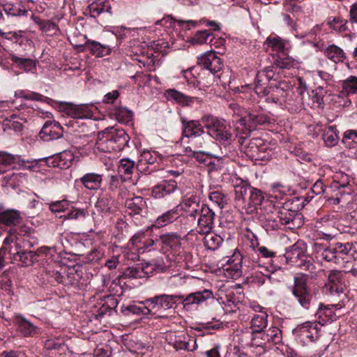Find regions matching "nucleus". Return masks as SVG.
I'll list each match as a JSON object with an SVG mask.
<instances>
[{
    "label": "nucleus",
    "instance_id": "0e129e2a",
    "mask_svg": "<svg viewBox=\"0 0 357 357\" xmlns=\"http://www.w3.org/2000/svg\"><path fill=\"white\" fill-rule=\"evenodd\" d=\"M87 211L83 208H74L68 211L66 214L63 215L65 219L77 220L79 218H84L86 217Z\"/></svg>",
    "mask_w": 357,
    "mask_h": 357
},
{
    "label": "nucleus",
    "instance_id": "7c9ffc66",
    "mask_svg": "<svg viewBox=\"0 0 357 357\" xmlns=\"http://www.w3.org/2000/svg\"><path fill=\"white\" fill-rule=\"evenodd\" d=\"M297 215L291 213L287 209L281 207L278 213L277 218L280 220V224L282 225L287 226L288 228L293 229L295 226V221Z\"/></svg>",
    "mask_w": 357,
    "mask_h": 357
},
{
    "label": "nucleus",
    "instance_id": "dca6fc26",
    "mask_svg": "<svg viewBox=\"0 0 357 357\" xmlns=\"http://www.w3.org/2000/svg\"><path fill=\"white\" fill-rule=\"evenodd\" d=\"M22 220L21 212L16 209H4L0 205V224L6 226H14L20 223Z\"/></svg>",
    "mask_w": 357,
    "mask_h": 357
},
{
    "label": "nucleus",
    "instance_id": "49530a36",
    "mask_svg": "<svg viewBox=\"0 0 357 357\" xmlns=\"http://www.w3.org/2000/svg\"><path fill=\"white\" fill-rule=\"evenodd\" d=\"M267 342H268L265 331H260L259 332H251V347H263L266 345Z\"/></svg>",
    "mask_w": 357,
    "mask_h": 357
},
{
    "label": "nucleus",
    "instance_id": "338daca9",
    "mask_svg": "<svg viewBox=\"0 0 357 357\" xmlns=\"http://www.w3.org/2000/svg\"><path fill=\"white\" fill-rule=\"evenodd\" d=\"M202 207V204L197 206V207L185 208L183 211L185 212L187 218L192 220L193 222L195 223L199 216Z\"/></svg>",
    "mask_w": 357,
    "mask_h": 357
},
{
    "label": "nucleus",
    "instance_id": "3c124183",
    "mask_svg": "<svg viewBox=\"0 0 357 357\" xmlns=\"http://www.w3.org/2000/svg\"><path fill=\"white\" fill-rule=\"evenodd\" d=\"M135 168V162L129 158H123L119 161L118 172L120 174L130 175Z\"/></svg>",
    "mask_w": 357,
    "mask_h": 357
},
{
    "label": "nucleus",
    "instance_id": "bb28decb",
    "mask_svg": "<svg viewBox=\"0 0 357 357\" xmlns=\"http://www.w3.org/2000/svg\"><path fill=\"white\" fill-rule=\"evenodd\" d=\"M14 324L23 336H32L36 333V327L22 316H16Z\"/></svg>",
    "mask_w": 357,
    "mask_h": 357
},
{
    "label": "nucleus",
    "instance_id": "ea45409f",
    "mask_svg": "<svg viewBox=\"0 0 357 357\" xmlns=\"http://www.w3.org/2000/svg\"><path fill=\"white\" fill-rule=\"evenodd\" d=\"M4 12L12 16H24L26 15L28 11L22 6H16L12 3H1Z\"/></svg>",
    "mask_w": 357,
    "mask_h": 357
},
{
    "label": "nucleus",
    "instance_id": "37998d69",
    "mask_svg": "<svg viewBox=\"0 0 357 357\" xmlns=\"http://www.w3.org/2000/svg\"><path fill=\"white\" fill-rule=\"evenodd\" d=\"M214 36L208 30L197 31L192 38L194 44L202 45L204 43L211 44Z\"/></svg>",
    "mask_w": 357,
    "mask_h": 357
},
{
    "label": "nucleus",
    "instance_id": "c756f323",
    "mask_svg": "<svg viewBox=\"0 0 357 357\" xmlns=\"http://www.w3.org/2000/svg\"><path fill=\"white\" fill-rule=\"evenodd\" d=\"M165 95L168 100H174L183 106H189L197 100L196 98L185 96L175 89L167 90Z\"/></svg>",
    "mask_w": 357,
    "mask_h": 357
},
{
    "label": "nucleus",
    "instance_id": "a19ab883",
    "mask_svg": "<svg viewBox=\"0 0 357 357\" xmlns=\"http://www.w3.org/2000/svg\"><path fill=\"white\" fill-rule=\"evenodd\" d=\"M282 208L287 209L291 213H296V215L299 216L298 212L303 208V202L301 198L298 197H294L287 200H286L282 206Z\"/></svg>",
    "mask_w": 357,
    "mask_h": 357
},
{
    "label": "nucleus",
    "instance_id": "f257e3e1",
    "mask_svg": "<svg viewBox=\"0 0 357 357\" xmlns=\"http://www.w3.org/2000/svg\"><path fill=\"white\" fill-rule=\"evenodd\" d=\"M234 115L239 117L236 121L240 126L236 128V137L241 145L248 139L252 131L259 126L264 125L269 122L268 116L259 111L254 109H245L238 105H231Z\"/></svg>",
    "mask_w": 357,
    "mask_h": 357
},
{
    "label": "nucleus",
    "instance_id": "aec40b11",
    "mask_svg": "<svg viewBox=\"0 0 357 357\" xmlns=\"http://www.w3.org/2000/svg\"><path fill=\"white\" fill-rule=\"evenodd\" d=\"M337 306L338 305H333L332 307H330L328 306H324L322 304L320 305L317 312V315L320 319L319 322L322 325H324L328 321L332 322L337 319L339 315L336 314L335 311L333 310V307H335L336 310L340 309V307H337Z\"/></svg>",
    "mask_w": 357,
    "mask_h": 357
},
{
    "label": "nucleus",
    "instance_id": "4be33fe9",
    "mask_svg": "<svg viewBox=\"0 0 357 357\" xmlns=\"http://www.w3.org/2000/svg\"><path fill=\"white\" fill-rule=\"evenodd\" d=\"M81 183L89 190H98L101 187L102 175L96 173H87L79 178Z\"/></svg>",
    "mask_w": 357,
    "mask_h": 357
},
{
    "label": "nucleus",
    "instance_id": "bf43d9fd",
    "mask_svg": "<svg viewBox=\"0 0 357 357\" xmlns=\"http://www.w3.org/2000/svg\"><path fill=\"white\" fill-rule=\"evenodd\" d=\"M200 204V199L199 197L195 195H185L183 197V202L181 204V207L183 210L185 208H188L191 207H197Z\"/></svg>",
    "mask_w": 357,
    "mask_h": 357
},
{
    "label": "nucleus",
    "instance_id": "c9c22d12",
    "mask_svg": "<svg viewBox=\"0 0 357 357\" xmlns=\"http://www.w3.org/2000/svg\"><path fill=\"white\" fill-rule=\"evenodd\" d=\"M326 56L335 63L343 62L346 59L344 51L339 47L332 45L326 50Z\"/></svg>",
    "mask_w": 357,
    "mask_h": 357
},
{
    "label": "nucleus",
    "instance_id": "7ed1b4c3",
    "mask_svg": "<svg viewBox=\"0 0 357 357\" xmlns=\"http://www.w3.org/2000/svg\"><path fill=\"white\" fill-rule=\"evenodd\" d=\"M308 279V275L303 273L295 276L291 288L296 301L305 310H309L315 301L314 294L307 286Z\"/></svg>",
    "mask_w": 357,
    "mask_h": 357
},
{
    "label": "nucleus",
    "instance_id": "20e7f679",
    "mask_svg": "<svg viewBox=\"0 0 357 357\" xmlns=\"http://www.w3.org/2000/svg\"><path fill=\"white\" fill-rule=\"evenodd\" d=\"M181 298H182L181 295L164 294L147 298L144 301V303L149 305L151 307L153 314H159L158 316L162 317L163 315L160 314L167 310L174 308V305H176L178 301L181 302Z\"/></svg>",
    "mask_w": 357,
    "mask_h": 357
},
{
    "label": "nucleus",
    "instance_id": "72a5a7b5",
    "mask_svg": "<svg viewBox=\"0 0 357 357\" xmlns=\"http://www.w3.org/2000/svg\"><path fill=\"white\" fill-rule=\"evenodd\" d=\"M322 138L328 147L335 146L339 141V136L336 127L328 126L324 130Z\"/></svg>",
    "mask_w": 357,
    "mask_h": 357
},
{
    "label": "nucleus",
    "instance_id": "6e6552de",
    "mask_svg": "<svg viewBox=\"0 0 357 357\" xmlns=\"http://www.w3.org/2000/svg\"><path fill=\"white\" fill-rule=\"evenodd\" d=\"M74 159L73 152L70 150H65L52 157L43 158L41 160H45L49 167L66 169L72 166Z\"/></svg>",
    "mask_w": 357,
    "mask_h": 357
},
{
    "label": "nucleus",
    "instance_id": "f3484780",
    "mask_svg": "<svg viewBox=\"0 0 357 357\" xmlns=\"http://www.w3.org/2000/svg\"><path fill=\"white\" fill-rule=\"evenodd\" d=\"M90 16L96 18L101 14L111 15L112 6L109 0H95L88 6Z\"/></svg>",
    "mask_w": 357,
    "mask_h": 357
},
{
    "label": "nucleus",
    "instance_id": "1a4fd4ad",
    "mask_svg": "<svg viewBox=\"0 0 357 357\" xmlns=\"http://www.w3.org/2000/svg\"><path fill=\"white\" fill-rule=\"evenodd\" d=\"M345 273L337 270L331 271L328 275L327 282L325 284L326 291L331 294L343 293L346 287L344 284Z\"/></svg>",
    "mask_w": 357,
    "mask_h": 357
},
{
    "label": "nucleus",
    "instance_id": "0eeeda50",
    "mask_svg": "<svg viewBox=\"0 0 357 357\" xmlns=\"http://www.w3.org/2000/svg\"><path fill=\"white\" fill-rule=\"evenodd\" d=\"M181 303L183 308L190 310L192 305L198 306L209 299H213L214 295L211 290L205 289L191 293L185 297L181 295Z\"/></svg>",
    "mask_w": 357,
    "mask_h": 357
},
{
    "label": "nucleus",
    "instance_id": "f704fd0d",
    "mask_svg": "<svg viewBox=\"0 0 357 357\" xmlns=\"http://www.w3.org/2000/svg\"><path fill=\"white\" fill-rule=\"evenodd\" d=\"M291 96V90H284L279 86H274L271 88V93L268 99L271 102L282 105V102L287 96Z\"/></svg>",
    "mask_w": 357,
    "mask_h": 357
},
{
    "label": "nucleus",
    "instance_id": "f03ea898",
    "mask_svg": "<svg viewBox=\"0 0 357 357\" xmlns=\"http://www.w3.org/2000/svg\"><path fill=\"white\" fill-rule=\"evenodd\" d=\"M129 135L123 129L109 127L98 133L96 148L100 152H119L128 146Z\"/></svg>",
    "mask_w": 357,
    "mask_h": 357
},
{
    "label": "nucleus",
    "instance_id": "a211bd4d",
    "mask_svg": "<svg viewBox=\"0 0 357 357\" xmlns=\"http://www.w3.org/2000/svg\"><path fill=\"white\" fill-rule=\"evenodd\" d=\"M8 254L13 263L21 262L22 266H28L33 264L36 254L33 251H26L20 249L15 252H13L12 248H9Z\"/></svg>",
    "mask_w": 357,
    "mask_h": 357
},
{
    "label": "nucleus",
    "instance_id": "412c9836",
    "mask_svg": "<svg viewBox=\"0 0 357 357\" xmlns=\"http://www.w3.org/2000/svg\"><path fill=\"white\" fill-rule=\"evenodd\" d=\"M33 161H26L22 159L20 155H13L6 151H0V165L10 166L13 164H18L21 167L31 169L33 166H26V163L33 162Z\"/></svg>",
    "mask_w": 357,
    "mask_h": 357
},
{
    "label": "nucleus",
    "instance_id": "69168bd1",
    "mask_svg": "<svg viewBox=\"0 0 357 357\" xmlns=\"http://www.w3.org/2000/svg\"><path fill=\"white\" fill-rule=\"evenodd\" d=\"M127 310L132 314H144V315H148L153 314L151 307L148 306H144V307H139L137 305H130L127 307Z\"/></svg>",
    "mask_w": 357,
    "mask_h": 357
},
{
    "label": "nucleus",
    "instance_id": "a878e982",
    "mask_svg": "<svg viewBox=\"0 0 357 357\" xmlns=\"http://www.w3.org/2000/svg\"><path fill=\"white\" fill-rule=\"evenodd\" d=\"M265 44L273 51L287 54L288 47L287 45L288 43L277 35L269 36L266 38Z\"/></svg>",
    "mask_w": 357,
    "mask_h": 357
},
{
    "label": "nucleus",
    "instance_id": "58836bf2",
    "mask_svg": "<svg viewBox=\"0 0 357 357\" xmlns=\"http://www.w3.org/2000/svg\"><path fill=\"white\" fill-rule=\"evenodd\" d=\"M162 243L166 247L176 248L181 245V236L176 233H167L160 236Z\"/></svg>",
    "mask_w": 357,
    "mask_h": 357
},
{
    "label": "nucleus",
    "instance_id": "c85d7f7f",
    "mask_svg": "<svg viewBox=\"0 0 357 357\" xmlns=\"http://www.w3.org/2000/svg\"><path fill=\"white\" fill-rule=\"evenodd\" d=\"M179 217L178 206L164 213L155 220L153 226L157 228L162 227L173 222Z\"/></svg>",
    "mask_w": 357,
    "mask_h": 357
},
{
    "label": "nucleus",
    "instance_id": "39448f33",
    "mask_svg": "<svg viewBox=\"0 0 357 357\" xmlns=\"http://www.w3.org/2000/svg\"><path fill=\"white\" fill-rule=\"evenodd\" d=\"M215 214L206 204H202V210L197 223V231L199 234L211 231L213 227Z\"/></svg>",
    "mask_w": 357,
    "mask_h": 357
},
{
    "label": "nucleus",
    "instance_id": "9b49d317",
    "mask_svg": "<svg viewBox=\"0 0 357 357\" xmlns=\"http://www.w3.org/2000/svg\"><path fill=\"white\" fill-rule=\"evenodd\" d=\"M242 259L241 254L238 251L234 252L227 260V264L224 268L225 274L233 279L240 278L242 275Z\"/></svg>",
    "mask_w": 357,
    "mask_h": 357
},
{
    "label": "nucleus",
    "instance_id": "6e6d98bb",
    "mask_svg": "<svg viewBox=\"0 0 357 357\" xmlns=\"http://www.w3.org/2000/svg\"><path fill=\"white\" fill-rule=\"evenodd\" d=\"M273 151L270 149L268 144H265L264 142L262 145L259 148L257 151V155L260 156L257 159H255V161H268L272 158Z\"/></svg>",
    "mask_w": 357,
    "mask_h": 357
},
{
    "label": "nucleus",
    "instance_id": "423d86ee",
    "mask_svg": "<svg viewBox=\"0 0 357 357\" xmlns=\"http://www.w3.org/2000/svg\"><path fill=\"white\" fill-rule=\"evenodd\" d=\"M197 65L203 70L214 75L223 67L222 59L213 52H207L198 59Z\"/></svg>",
    "mask_w": 357,
    "mask_h": 357
},
{
    "label": "nucleus",
    "instance_id": "ddd939ff",
    "mask_svg": "<svg viewBox=\"0 0 357 357\" xmlns=\"http://www.w3.org/2000/svg\"><path fill=\"white\" fill-rule=\"evenodd\" d=\"M181 122L182 124V135L188 138L192 137H199L204 133V127L200 122L197 120H188L181 116Z\"/></svg>",
    "mask_w": 357,
    "mask_h": 357
},
{
    "label": "nucleus",
    "instance_id": "4c0bfd02",
    "mask_svg": "<svg viewBox=\"0 0 357 357\" xmlns=\"http://www.w3.org/2000/svg\"><path fill=\"white\" fill-rule=\"evenodd\" d=\"M64 285L74 286L78 284L80 280V275L75 270V267H66L63 268Z\"/></svg>",
    "mask_w": 357,
    "mask_h": 357
},
{
    "label": "nucleus",
    "instance_id": "4d7b16f0",
    "mask_svg": "<svg viewBox=\"0 0 357 357\" xmlns=\"http://www.w3.org/2000/svg\"><path fill=\"white\" fill-rule=\"evenodd\" d=\"M342 142L349 149L354 148L357 145V131L347 130L344 134Z\"/></svg>",
    "mask_w": 357,
    "mask_h": 357
},
{
    "label": "nucleus",
    "instance_id": "864d4df0",
    "mask_svg": "<svg viewBox=\"0 0 357 357\" xmlns=\"http://www.w3.org/2000/svg\"><path fill=\"white\" fill-rule=\"evenodd\" d=\"M116 119L121 123H127L132 119L133 113L126 107H118L115 109Z\"/></svg>",
    "mask_w": 357,
    "mask_h": 357
},
{
    "label": "nucleus",
    "instance_id": "603ef678",
    "mask_svg": "<svg viewBox=\"0 0 357 357\" xmlns=\"http://www.w3.org/2000/svg\"><path fill=\"white\" fill-rule=\"evenodd\" d=\"M350 250L351 246L349 244H342L340 243L335 244V254H336L337 261H339V264L345 261Z\"/></svg>",
    "mask_w": 357,
    "mask_h": 357
},
{
    "label": "nucleus",
    "instance_id": "052dcab7",
    "mask_svg": "<svg viewBox=\"0 0 357 357\" xmlns=\"http://www.w3.org/2000/svg\"><path fill=\"white\" fill-rule=\"evenodd\" d=\"M284 55V57H278L274 61V65L280 69H289L294 66V60L287 54Z\"/></svg>",
    "mask_w": 357,
    "mask_h": 357
},
{
    "label": "nucleus",
    "instance_id": "09e8293b",
    "mask_svg": "<svg viewBox=\"0 0 357 357\" xmlns=\"http://www.w3.org/2000/svg\"><path fill=\"white\" fill-rule=\"evenodd\" d=\"M292 264L310 273H313L315 270L312 259L306 254L298 259V261L294 262Z\"/></svg>",
    "mask_w": 357,
    "mask_h": 357
},
{
    "label": "nucleus",
    "instance_id": "6ab92c4d",
    "mask_svg": "<svg viewBox=\"0 0 357 357\" xmlns=\"http://www.w3.org/2000/svg\"><path fill=\"white\" fill-rule=\"evenodd\" d=\"M306 247L303 242L297 241L289 247L285 253V257L290 264L298 261L301 257L305 255Z\"/></svg>",
    "mask_w": 357,
    "mask_h": 357
},
{
    "label": "nucleus",
    "instance_id": "2eb2a0df",
    "mask_svg": "<svg viewBox=\"0 0 357 357\" xmlns=\"http://www.w3.org/2000/svg\"><path fill=\"white\" fill-rule=\"evenodd\" d=\"M178 188L175 180H164L152 188V196L156 199H161L174 193Z\"/></svg>",
    "mask_w": 357,
    "mask_h": 357
},
{
    "label": "nucleus",
    "instance_id": "f8f14e48",
    "mask_svg": "<svg viewBox=\"0 0 357 357\" xmlns=\"http://www.w3.org/2000/svg\"><path fill=\"white\" fill-rule=\"evenodd\" d=\"M63 135L62 126L55 121H47L40 132V138L44 141H50L61 138Z\"/></svg>",
    "mask_w": 357,
    "mask_h": 357
},
{
    "label": "nucleus",
    "instance_id": "5701e85b",
    "mask_svg": "<svg viewBox=\"0 0 357 357\" xmlns=\"http://www.w3.org/2000/svg\"><path fill=\"white\" fill-rule=\"evenodd\" d=\"M314 248L316 252L319 254L321 257L325 261L339 264V261H337L336 254H335V245L333 246H324L321 243H315Z\"/></svg>",
    "mask_w": 357,
    "mask_h": 357
},
{
    "label": "nucleus",
    "instance_id": "cd10ccee",
    "mask_svg": "<svg viewBox=\"0 0 357 357\" xmlns=\"http://www.w3.org/2000/svg\"><path fill=\"white\" fill-rule=\"evenodd\" d=\"M201 121L204 124V127L208 130V134L212 137L225 123V121L218 119L217 117L211 115H204L202 117Z\"/></svg>",
    "mask_w": 357,
    "mask_h": 357
},
{
    "label": "nucleus",
    "instance_id": "393cba45",
    "mask_svg": "<svg viewBox=\"0 0 357 357\" xmlns=\"http://www.w3.org/2000/svg\"><path fill=\"white\" fill-rule=\"evenodd\" d=\"M264 199L263 192L257 188H252L248 196V206L245 210L248 213H253L256 211L257 206L260 205Z\"/></svg>",
    "mask_w": 357,
    "mask_h": 357
},
{
    "label": "nucleus",
    "instance_id": "a18cd8bd",
    "mask_svg": "<svg viewBox=\"0 0 357 357\" xmlns=\"http://www.w3.org/2000/svg\"><path fill=\"white\" fill-rule=\"evenodd\" d=\"M11 61L26 72L31 71L35 69L36 63L33 60L31 59H24L18 57L15 55L11 56Z\"/></svg>",
    "mask_w": 357,
    "mask_h": 357
},
{
    "label": "nucleus",
    "instance_id": "c03bdc74",
    "mask_svg": "<svg viewBox=\"0 0 357 357\" xmlns=\"http://www.w3.org/2000/svg\"><path fill=\"white\" fill-rule=\"evenodd\" d=\"M232 137L231 132L229 130L225 122L222 126L216 131L215 135L213 137L220 143L226 144L229 143Z\"/></svg>",
    "mask_w": 357,
    "mask_h": 357
},
{
    "label": "nucleus",
    "instance_id": "473e14b6",
    "mask_svg": "<svg viewBox=\"0 0 357 357\" xmlns=\"http://www.w3.org/2000/svg\"><path fill=\"white\" fill-rule=\"evenodd\" d=\"M114 200L109 195H105L98 197L95 207L98 212L109 214L112 212Z\"/></svg>",
    "mask_w": 357,
    "mask_h": 357
},
{
    "label": "nucleus",
    "instance_id": "774afa93",
    "mask_svg": "<svg viewBox=\"0 0 357 357\" xmlns=\"http://www.w3.org/2000/svg\"><path fill=\"white\" fill-rule=\"evenodd\" d=\"M264 224V227L266 228V230L278 229L281 225L280 220H278L277 218H274L272 215H268L267 218H265Z\"/></svg>",
    "mask_w": 357,
    "mask_h": 357
},
{
    "label": "nucleus",
    "instance_id": "9d476101",
    "mask_svg": "<svg viewBox=\"0 0 357 357\" xmlns=\"http://www.w3.org/2000/svg\"><path fill=\"white\" fill-rule=\"evenodd\" d=\"M234 188L236 206L243 209L248 206V196L253 188L247 181L238 179L234 185Z\"/></svg>",
    "mask_w": 357,
    "mask_h": 357
},
{
    "label": "nucleus",
    "instance_id": "8fccbe9b",
    "mask_svg": "<svg viewBox=\"0 0 357 357\" xmlns=\"http://www.w3.org/2000/svg\"><path fill=\"white\" fill-rule=\"evenodd\" d=\"M342 88L347 94H355L357 93V77L351 75L342 83Z\"/></svg>",
    "mask_w": 357,
    "mask_h": 357
},
{
    "label": "nucleus",
    "instance_id": "e2e57ef3",
    "mask_svg": "<svg viewBox=\"0 0 357 357\" xmlns=\"http://www.w3.org/2000/svg\"><path fill=\"white\" fill-rule=\"evenodd\" d=\"M326 91L322 87H317L312 91L311 100L313 103H317L319 106L324 105V98Z\"/></svg>",
    "mask_w": 357,
    "mask_h": 357
},
{
    "label": "nucleus",
    "instance_id": "13d9d810",
    "mask_svg": "<svg viewBox=\"0 0 357 357\" xmlns=\"http://www.w3.org/2000/svg\"><path fill=\"white\" fill-rule=\"evenodd\" d=\"M49 209L52 213L65 212L69 208L70 203L67 200H61L56 202H52L48 204Z\"/></svg>",
    "mask_w": 357,
    "mask_h": 357
},
{
    "label": "nucleus",
    "instance_id": "5fc2aeb1",
    "mask_svg": "<svg viewBox=\"0 0 357 357\" xmlns=\"http://www.w3.org/2000/svg\"><path fill=\"white\" fill-rule=\"evenodd\" d=\"M265 332L268 342L277 344L281 342L282 332L279 328L273 326L265 331Z\"/></svg>",
    "mask_w": 357,
    "mask_h": 357
},
{
    "label": "nucleus",
    "instance_id": "b1692460",
    "mask_svg": "<svg viewBox=\"0 0 357 357\" xmlns=\"http://www.w3.org/2000/svg\"><path fill=\"white\" fill-rule=\"evenodd\" d=\"M66 113L73 119H90L92 114L89 107L84 105H75L70 104L66 109Z\"/></svg>",
    "mask_w": 357,
    "mask_h": 357
},
{
    "label": "nucleus",
    "instance_id": "79ce46f5",
    "mask_svg": "<svg viewBox=\"0 0 357 357\" xmlns=\"http://www.w3.org/2000/svg\"><path fill=\"white\" fill-rule=\"evenodd\" d=\"M348 21L340 17H330L328 19V25L333 30L338 32L343 33L348 31L347 27Z\"/></svg>",
    "mask_w": 357,
    "mask_h": 357
},
{
    "label": "nucleus",
    "instance_id": "680f3d73",
    "mask_svg": "<svg viewBox=\"0 0 357 357\" xmlns=\"http://www.w3.org/2000/svg\"><path fill=\"white\" fill-rule=\"evenodd\" d=\"M209 199L215 203L220 208H222L227 204L226 196L225 194L219 191H214L210 193Z\"/></svg>",
    "mask_w": 357,
    "mask_h": 357
},
{
    "label": "nucleus",
    "instance_id": "de8ad7c7",
    "mask_svg": "<svg viewBox=\"0 0 357 357\" xmlns=\"http://www.w3.org/2000/svg\"><path fill=\"white\" fill-rule=\"evenodd\" d=\"M267 315H255L251 321L252 332H259L260 331H264V329L267 325Z\"/></svg>",
    "mask_w": 357,
    "mask_h": 357
},
{
    "label": "nucleus",
    "instance_id": "e433bc0d",
    "mask_svg": "<svg viewBox=\"0 0 357 357\" xmlns=\"http://www.w3.org/2000/svg\"><path fill=\"white\" fill-rule=\"evenodd\" d=\"M263 142L261 138H253L245 146L244 151L252 160L259 158V156L257 155V151H259V148L262 145Z\"/></svg>",
    "mask_w": 357,
    "mask_h": 357
},
{
    "label": "nucleus",
    "instance_id": "2f4dec72",
    "mask_svg": "<svg viewBox=\"0 0 357 357\" xmlns=\"http://www.w3.org/2000/svg\"><path fill=\"white\" fill-rule=\"evenodd\" d=\"M204 234V246L208 250H217L220 248L224 241V238L221 236L211 231Z\"/></svg>",
    "mask_w": 357,
    "mask_h": 357
},
{
    "label": "nucleus",
    "instance_id": "4468645a",
    "mask_svg": "<svg viewBox=\"0 0 357 357\" xmlns=\"http://www.w3.org/2000/svg\"><path fill=\"white\" fill-rule=\"evenodd\" d=\"M125 206L129 211L130 215L145 216L148 212L146 202L141 196L126 199Z\"/></svg>",
    "mask_w": 357,
    "mask_h": 357
}]
</instances>
